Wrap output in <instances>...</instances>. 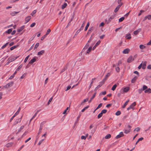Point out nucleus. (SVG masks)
I'll list each match as a JSON object with an SVG mask.
<instances>
[{"mask_svg": "<svg viewBox=\"0 0 151 151\" xmlns=\"http://www.w3.org/2000/svg\"><path fill=\"white\" fill-rule=\"evenodd\" d=\"M29 57V55H28L25 58V59L24 60V62L25 63L27 61Z\"/></svg>", "mask_w": 151, "mask_h": 151, "instance_id": "obj_46", "label": "nucleus"}, {"mask_svg": "<svg viewBox=\"0 0 151 151\" xmlns=\"http://www.w3.org/2000/svg\"><path fill=\"white\" fill-rule=\"evenodd\" d=\"M92 47H90L87 50L86 53H89L92 50Z\"/></svg>", "mask_w": 151, "mask_h": 151, "instance_id": "obj_30", "label": "nucleus"}, {"mask_svg": "<svg viewBox=\"0 0 151 151\" xmlns=\"http://www.w3.org/2000/svg\"><path fill=\"white\" fill-rule=\"evenodd\" d=\"M37 12V11L36 10H34L31 13V15L33 16L34 14H35L36 13V12Z\"/></svg>", "mask_w": 151, "mask_h": 151, "instance_id": "obj_55", "label": "nucleus"}, {"mask_svg": "<svg viewBox=\"0 0 151 151\" xmlns=\"http://www.w3.org/2000/svg\"><path fill=\"white\" fill-rule=\"evenodd\" d=\"M134 60V58H133L132 56H130L127 60V62L130 63L132 61Z\"/></svg>", "mask_w": 151, "mask_h": 151, "instance_id": "obj_6", "label": "nucleus"}, {"mask_svg": "<svg viewBox=\"0 0 151 151\" xmlns=\"http://www.w3.org/2000/svg\"><path fill=\"white\" fill-rule=\"evenodd\" d=\"M36 60L35 57L29 61V63L32 64L36 61Z\"/></svg>", "mask_w": 151, "mask_h": 151, "instance_id": "obj_12", "label": "nucleus"}, {"mask_svg": "<svg viewBox=\"0 0 151 151\" xmlns=\"http://www.w3.org/2000/svg\"><path fill=\"white\" fill-rule=\"evenodd\" d=\"M122 4L121 3V4H119L117 7L114 10V12L115 13H116L117 12V11H118L119 9L121 7V6L122 5Z\"/></svg>", "mask_w": 151, "mask_h": 151, "instance_id": "obj_8", "label": "nucleus"}, {"mask_svg": "<svg viewBox=\"0 0 151 151\" xmlns=\"http://www.w3.org/2000/svg\"><path fill=\"white\" fill-rule=\"evenodd\" d=\"M21 110V108L20 107H19L17 111L16 112V113H15L17 115L19 113V111Z\"/></svg>", "mask_w": 151, "mask_h": 151, "instance_id": "obj_54", "label": "nucleus"}, {"mask_svg": "<svg viewBox=\"0 0 151 151\" xmlns=\"http://www.w3.org/2000/svg\"><path fill=\"white\" fill-rule=\"evenodd\" d=\"M44 140V139H43L41 140L40 141L39 143H38V145H40L41 143H42V142H43V141Z\"/></svg>", "mask_w": 151, "mask_h": 151, "instance_id": "obj_51", "label": "nucleus"}, {"mask_svg": "<svg viewBox=\"0 0 151 151\" xmlns=\"http://www.w3.org/2000/svg\"><path fill=\"white\" fill-rule=\"evenodd\" d=\"M12 31V29L11 28L10 29H9L7 30V31H6V32L8 33V34H9Z\"/></svg>", "mask_w": 151, "mask_h": 151, "instance_id": "obj_33", "label": "nucleus"}, {"mask_svg": "<svg viewBox=\"0 0 151 151\" xmlns=\"http://www.w3.org/2000/svg\"><path fill=\"white\" fill-rule=\"evenodd\" d=\"M39 43H37L35 45V46L34 47V49H36L39 46Z\"/></svg>", "mask_w": 151, "mask_h": 151, "instance_id": "obj_52", "label": "nucleus"}, {"mask_svg": "<svg viewBox=\"0 0 151 151\" xmlns=\"http://www.w3.org/2000/svg\"><path fill=\"white\" fill-rule=\"evenodd\" d=\"M117 86V85L116 84H115L113 85L111 88V90L113 91H114L115 90Z\"/></svg>", "mask_w": 151, "mask_h": 151, "instance_id": "obj_28", "label": "nucleus"}, {"mask_svg": "<svg viewBox=\"0 0 151 151\" xmlns=\"http://www.w3.org/2000/svg\"><path fill=\"white\" fill-rule=\"evenodd\" d=\"M16 46H12V47H11L10 48V49L11 50H13L15 48H16Z\"/></svg>", "mask_w": 151, "mask_h": 151, "instance_id": "obj_61", "label": "nucleus"}, {"mask_svg": "<svg viewBox=\"0 0 151 151\" xmlns=\"http://www.w3.org/2000/svg\"><path fill=\"white\" fill-rule=\"evenodd\" d=\"M141 30V28H139L137 30H135L134 31V34L135 35H137L139 32H140Z\"/></svg>", "mask_w": 151, "mask_h": 151, "instance_id": "obj_15", "label": "nucleus"}, {"mask_svg": "<svg viewBox=\"0 0 151 151\" xmlns=\"http://www.w3.org/2000/svg\"><path fill=\"white\" fill-rule=\"evenodd\" d=\"M110 75V73H108L105 76V77L103 79L102 81H104V83L106 81V80L107 79V78Z\"/></svg>", "mask_w": 151, "mask_h": 151, "instance_id": "obj_11", "label": "nucleus"}, {"mask_svg": "<svg viewBox=\"0 0 151 151\" xmlns=\"http://www.w3.org/2000/svg\"><path fill=\"white\" fill-rule=\"evenodd\" d=\"M145 18H147L148 19L150 20L151 19V15H149L147 16H146L145 17Z\"/></svg>", "mask_w": 151, "mask_h": 151, "instance_id": "obj_44", "label": "nucleus"}, {"mask_svg": "<svg viewBox=\"0 0 151 151\" xmlns=\"http://www.w3.org/2000/svg\"><path fill=\"white\" fill-rule=\"evenodd\" d=\"M102 114L101 113H99L98 116V119L100 118L102 116Z\"/></svg>", "mask_w": 151, "mask_h": 151, "instance_id": "obj_53", "label": "nucleus"}, {"mask_svg": "<svg viewBox=\"0 0 151 151\" xmlns=\"http://www.w3.org/2000/svg\"><path fill=\"white\" fill-rule=\"evenodd\" d=\"M81 30V29H78L76 32L75 34L76 35H78L80 32Z\"/></svg>", "mask_w": 151, "mask_h": 151, "instance_id": "obj_59", "label": "nucleus"}, {"mask_svg": "<svg viewBox=\"0 0 151 151\" xmlns=\"http://www.w3.org/2000/svg\"><path fill=\"white\" fill-rule=\"evenodd\" d=\"M51 31V30L50 29H47V32L46 33V34H45L46 36H47V35H48L49 33Z\"/></svg>", "mask_w": 151, "mask_h": 151, "instance_id": "obj_49", "label": "nucleus"}, {"mask_svg": "<svg viewBox=\"0 0 151 151\" xmlns=\"http://www.w3.org/2000/svg\"><path fill=\"white\" fill-rule=\"evenodd\" d=\"M139 47V48L141 49H143L145 47V46L142 45H140Z\"/></svg>", "mask_w": 151, "mask_h": 151, "instance_id": "obj_37", "label": "nucleus"}, {"mask_svg": "<svg viewBox=\"0 0 151 151\" xmlns=\"http://www.w3.org/2000/svg\"><path fill=\"white\" fill-rule=\"evenodd\" d=\"M147 88V87L146 85H144L142 87V88L143 91H145Z\"/></svg>", "mask_w": 151, "mask_h": 151, "instance_id": "obj_31", "label": "nucleus"}, {"mask_svg": "<svg viewBox=\"0 0 151 151\" xmlns=\"http://www.w3.org/2000/svg\"><path fill=\"white\" fill-rule=\"evenodd\" d=\"M115 70H116V71L117 72H119V70H120V68L118 66H117V67H116Z\"/></svg>", "mask_w": 151, "mask_h": 151, "instance_id": "obj_45", "label": "nucleus"}, {"mask_svg": "<svg viewBox=\"0 0 151 151\" xmlns=\"http://www.w3.org/2000/svg\"><path fill=\"white\" fill-rule=\"evenodd\" d=\"M24 25L20 27V28L17 29L18 32H21L24 29Z\"/></svg>", "mask_w": 151, "mask_h": 151, "instance_id": "obj_20", "label": "nucleus"}, {"mask_svg": "<svg viewBox=\"0 0 151 151\" xmlns=\"http://www.w3.org/2000/svg\"><path fill=\"white\" fill-rule=\"evenodd\" d=\"M107 110L106 109H103L102 110L101 113L102 114H105L107 112Z\"/></svg>", "mask_w": 151, "mask_h": 151, "instance_id": "obj_48", "label": "nucleus"}, {"mask_svg": "<svg viewBox=\"0 0 151 151\" xmlns=\"http://www.w3.org/2000/svg\"><path fill=\"white\" fill-rule=\"evenodd\" d=\"M67 5V4L66 3H64L62 6V9H64L65 8L66 6Z\"/></svg>", "mask_w": 151, "mask_h": 151, "instance_id": "obj_34", "label": "nucleus"}, {"mask_svg": "<svg viewBox=\"0 0 151 151\" xmlns=\"http://www.w3.org/2000/svg\"><path fill=\"white\" fill-rule=\"evenodd\" d=\"M45 52V51L43 50H42L38 52L37 53L38 55H41Z\"/></svg>", "mask_w": 151, "mask_h": 151, "instance_id": "obj_19", "label": "nucleus"}, {"mask_svg": "<svg viewBox=\"0 0 151 151\" xmlns=\"http://www.w3.org/2000/svg\"><path fill=\"white\" fill-rule=\"evenodd\" d=\"M89 107V106H86V107H85L82 110H81V112H83L85 110L88 109Z\"/></svg>", "mask_w": 151, "mask_h": 151, "instance_id": "obj_41", "label": "nucleus"}, {"mask_svg": "<svg viewBox=\"0 0 151 151\" xmlns=\"http://www.w3.org/2000/svg\"><path fill=\"white\" fill-rule=\"evenodd\" d=\"M129 89L128 87H126L123 88V91L125 92H127Z\"/></svg>", "mask_w": 151, "mask_h": 151, "instance_id": "obj_24", "label": "nucleus"}, {"mask_svg": "<svg viewBox=\"0 0 151 151\" xmlns=\"http://www.w3.org/2000/svg\"><path fill=\"white\" fill-rule=\"evenodd\" d=\"M129 51V48H127L124 50L122 52L124 54L128 53Z\"/></svg>", "mask_w": 151, "mask_h": 151, "instance_id": "obj_13", "label": "nucleus"}, {"mask_svg": "<svg viewBox=\"0 0 151 151\" xmlns=\"http://www.w3.org/2000/svg\"><path fill=\"white\" fill-rule=\"evenodd\" d=\"M24 127L23 126H21L20 128L18 130V132H19L20 131L22 130L24 128Z\"/></svg>", "mask_w": 151, "mask_h": 151, "instance_id": "obj_60", "label": "nucleus"}, {"mask_svg": "<svg viewBox=\"0 0 151 151\" xmlns=\"http://www.w3.org/2000/svg\"><path fill=\"white\" fill-rule=\"evenodd\" d=\"M131 126L129 125H128L125 126V128L124 129V133L125 134H127L129 133L130 131Z\"/></svg>", "mask_w": 151, "mask_h": 151, "instance_id": "obj_1", "label": "nucleus"}, {"mask_svg": "<svg viewBox=\"0 0 151 151\" xmlns=\"http://www.w3.org/2000/svg\"><path fill=\"white\" fill-rule=\"evenodd\" d=\"M129 100H128L127 101L125 102V103L124 104V105L122 106V108H125L128 102H129Z\"/></svg>", "mask_w": 151, "mask_h": 151, "instance_id": "obj_29", "label": "nucleus"}, {"mask_svg": "<svg viewBox=\"0 0 151 151\" xmlns=\"http://www.w3.org/2000/svg\"><path fill=\"white\" fill-rule=\"evenodd\" d=\"M137 77L136 76H134L133 78L132 79L131 81V82L133 83H134L136 80L137 79Z\"/></svg>", "mask_w": 151, "mask_h": 151, "instance_id": "obj_21", "label": "nucleus"}, {"mask_svg": "<svg viewBox=\"0 0 151 151\" xmlns=\"http://www.w3.org/2000/svg\"><path fill=\"white\" fill-rule=\"evenodd\" d=\"M88 43V42L86 44V45L84 47V49H87L88 48V47L89 46V44Z\"/></svg>", "mask_w": 151, "mask_h": 151, "instance_id": "obj_50", "label": "nucleus"}, {"mask_svg": "<svg viewBox=\"0 0 151 151\" xmlns=\"http://www.w3.org/2000/svg\"><path fill=\"white\" fill-rule=\"evenodd\" d=\"M100 42H101L100 41H98L95 45L93 47V50H94L96 48V47L100 44Z\"/></svg>", "mask_w": 151, "mask_h": 151, "instance_id": "obj_14", "label": "nucleus"}, {"mask_svg": "<svg viewBox=\"0 0 151 151\" xmlns=\"http://www.w3.org/2000/svg\"><path fill=\"white\" fill-rule=\"evenodd\" d=\"M114 16H111L107 20L106 19V24H108L114 18Z\"/></svg>", "mask_w": 151, "mask_h": 151, "instance_id": "obj_5", "label": "nucleus"}, {"mask_svg": "<svg viewBox=\"0 0 151 151\" xmlns=\"http://www.w3.org/2000/svg\"><path fill=\"white\" fill-rule=\"evenodd\" d=\"M124 19V17H122L120 18L119 19V22H122Z\"/></svg>", "mask_w": 151, "mask_h": 151, "instance_id": "obj_47", "label": "nucleus"}, {"mask_svg": "<svg viewBox=\"0 0 151 151\" xmlns=\"http://www.w3.org/2000/svg\"><path fill=\"white\" fill-rule=\"evenodd\" d=\"M19 12H13L10 13V14L12 16H14L16 14H17Z\"/></svg>", "mask_w": 151, "mask_h": 151, "instance_id": "obj_25", "label": "nucleus"}, {"mask_svg": "<svg viewBox=\"0 0 151 151\" xmlns=\"http://www.w3.org/2000/svg\"><path fill=\"white\" fill-rule=\"evenodd\" d=\"M14 84V82L13 81H11L9 83L7 84L5 86H4L5 88H7L9 87L12 86Z\"/></svg>", "mask_w": 151, "mask_h": 151, "instance_id": "obj_3", "label": "nucleus"}, {"mask_svg": "<svg viewBox=\"0 0 151 151\" xmlns=\"http://www.w3.org/2000/svg\"><path fill=\"white\" fill-rule=\"evenodd\" d=\"M85 21L83 22V23L82 24L81 27V28L80 29L81 30H83V27L84 26V24H85Z\"/></svg>", "mask_w": 151, "mask_h": 151, "instance_id": "obj_35", "label": "nucleus"}, {"mask_svg": "<svg viewBox=\"0 0 151 151\" xmlns=\"http://www.w3.org/2000/svg\"><path fill=\"white\" fill-rule=\"evenodd\" d=\"M111 137V135L110 134H108L105 136V138L106 139H109Z\"/></svg>", "mask_w": 151, "mask_h": 151, "instance_id": "obj_26", "label": "nucleus"}, {"mask_svg": "<svg viewBox=\"0 0 151 151\" xmlns=\"http://www.w3.org/2000/svg\"><path fill=\"white\" fill-rule=\"evenodd\" d=\"M22 64H21L20 65L18 68H17L16 69L17 70V71H18L22 67Z\"/></svg>", "mask_w": 151, "mask_h": 151, "instance_id": "obj_36", "label": "nucleus"}, {"mask_svg": "<svg viewBox=\"0 0 151 151\" xmlns=\"http://www.w3.org/2000/svg\"><path fill=\"white\" fill-rule=\"evenodd\" d=\"M71 87V86L69 85V86H68L67 88H66V89L65 90V91H67L68 90H69Z\"/></svg>", "mask_w": 151, "mask_h": 151, "instance_id": "obj_57", "label": "nucleus"}, {"mask_svg": "<svg viewBox=\"0 0 151 151\" xmlns=\"http://www.w3.org/2000/svg\"><path fill=\"white\" fill-rule=\"evenodd\" d=\"M88 98H87L83 100V101H82L81 104H82L83 103H84L86 102L87 101H88Z\"/></svg>", "mask_w": 151, "mask_h": 151, "instance_id": "obj_39", "label": "nucleus"}, {"mask_svg": "<svg viewBox=\"0 0 151 151\" xmlns=\"http://www.w3.org/2000/svg\"><path fill=\"white\" fill-rule=\"evenodd\" d=\"M35 24H36L35 23H33L30 25V27H33L35 25Z\"/></svg>", "mask_w": 151, "mask_h": 151, "instance_id": "obj_63", "label": "nucleus"}, {"mask_svg": "<svg viewBox=\"0 0 151 151\" xmlns=\"http://www.w3.org/2000/svg\"><path fill=\"white\" fill-rule=\"evenodd\" d=\"M46 36H47L45 35H44L43 36L41 37V40H43L46 37Z\"/></svg>", "mask_w": 151, "mask_h": 151, "instance_id": "obj_58", "label": "nucleus"}, {"mask_svg": "<svg viewBox=\"0 0 151 151\" xmlns=\"http://www.w3.org/2000/svg\"><path fill=\"white\" fill-rule=\"evenodd\" d=\"M13 145V143L12 142H9L6 144V146L7 147H9L12 146Z\"/></svg>", "mask_w": 151, "mask_h": 151, "instance_id": "obj_22", "label": "nucleus"}, {"mask_svg": "<svg viewBox=\"0 0 151 151\" xmlns=\"http://www.w3.org/2000/svg\"><path fill=\"white\" fill-rule=\"evenodd\" d=\"M14 76V74H12V75H11L9 78V79H12Z\"/></svg>", "mask_w": 151, "mask_h": 151, "instance_id": "obj_62", "label": "nucleus"}, {"mask_svg": "<svg viewBox=\"0 0 151 151\" xmlns=\"http://www.w3.org/2000/svg\"><path fill=\"white\" fill-rule=\"evenodd\" d=\"M138 92L140 94L142 92V91H143L142 88H141V89H139L138 90Z\"/></svg>", "mask_w": 151, "mask_h": 151, "instance_id": "obj_64", "label": "nucleus"}, {"mask_svg": "<svg viewBox=\"0 0 151 151\" xmlns=\"http://www.w3.org/2000/svg\"><path fill=\"white\" fill-rule=\"evenodd\" d=\"M95 79H96L95 78H92V79L91 82V83L90 84V86H89V89H90V88H91V87L92 86V84H93V80H95Z\"/></svg>", "mask_w": 151, "mask_h": 151, "instance_id": "obj_27", "label": "nucleus"}, {"mask_svg": "<svg viewBox=\"0 0 151 151\" xmlns=\"http://www.w3.org/2000/svg\"><path fill=\"white\" fill-rule=\"evenodd\" d=\"M52 99H53V98L52 97L51 98H50V99H49V100H48V103H47V104L48 105H49V104H50V103L52 101Z\"/></svg>", "mask_w": 151, "mask_h": 151, "instance_id": "obj_40", "label": "nucleus"}, {"mask_svg": "<svg viewBox=\"0 0 151 151\" xmlns=\"http://www.w3.org/2000/svg\"><path fill=\"white\" fill-rule=\"evenodd\" d=\"M89 22H88L87 24V25H86V26L85 27V29H84V30L85 31H86L87 30V29H88V27H89Z\"/></svg>", "mask_w": 151, "mask_h": 151, "instance_id": "obj_32", "label": "nucleus"}, {"mask_svg": "<svg viewBox=\"0 0 151 151\" xmlns=\"http://www.w3.org/2000/svg\"><path fill=\"white\" fill-rule=\"evenodd\" d=\"M145 93H151V89L150 88H147L145 91Z\"/></svg>", "mask_w": 151, "mask_h": 151, "instance_id": "obj_17", "label": "nucleus"}, {"mask_svg": "<svg viewBox=\"0 0 151 151\" xmlns=\"http://www.w3.org/2000/svg\"><path fill=\"white\" fill-rule=\"evenodd\" d=\"M31 16H28L26 17L25 19V23L26 24L31 19Z\"/></svg>", "mask_w": 151, "mask_h": 151, "instance_id": "obj_9", "label": "nucleus"}, {"mask_svg": "<svg viewBox=\"0 0 151 151\" xmlns=\"http://www.w3.org/2000/svg\"><path fill=\"white\" fill-rule=\"evenodd\" d=\"M93 27H92L89 28L88 31V34L90 33L93 30Z\"/></svg>", "mask_w": 151, "mask_h": 151, "instance_id": "obj_23", "label": "nucleus"}, {"mask_svg": "<svg viewBox=\"0 0 151 151\" xmlns=\"http://www.w3.org/2000/svg\"><path fill=\"white\" fill-rule=\"evenodd\" d=\"M19 57V56H17L16 57H14L13 58H12V57H10L8 59L9 60V62H11L16 60Z\"/></svg>", "mask_w": 151, "mask_h": 151, "instance_id": "obj_4", "label": "nucleus"}, {"mask_svg": "<svg viewBox=\"0 0 151 151\" xmlns=\"http://www.w3.org/2000/svg\"><path fill=\"white\" fill-rule=\"evenodd\" d=\"M104 81H101L99 83V85H98L96 88V89H98V88H99V87H101L104 84Z\"/></svg>", "mask_w": 151, "mask_h": 151, "instance_id": "obj_10", "label": "nucleus"}, {"mask_svg": "<svg viewBox=\"0 0 151 151\" xmlns=\"http://www.w3.org/2000/svg\"><path fill=\"white\" fill-rule=\"evenodd\" d=\"M8 43H9L8 42H7L6 44H5V45H4L3 46H2L1 47V48L2 49H3L5 47L7 46V45H8Z\"/></svg>", "mask_w": 151, "mask_h": 151, "instance_id": "obj_43", "label": "nucleus"}, {"mask_svg": "<svg viewBox=\"0 0 151 151\" xmlns=\"http://www.w3.org/2000/svg\"><path fill=\"white\" fill-rule=\"evenodd\" d=\"M125 37L127 39H130L131 38V34H127L126 35Z\"/></svg>", "mask_w": 151, "mask_h": 151, "instance_id": "obj_18", "label": "nucleus"}, {"mask_svg": "<svg viewBox=\"0 0 151 151\" xmlns=\"http://www.w3.org/2000/svg\"><path fill=\"white\" fill-rule=\"evenodd\" d=\"M102 105L103 104L102 103H100V104H99L97 106V107L96 109V110L97 109L100 108L102 106Z\"/></svg>", "mask_w": 151, "mask_h": 151, "instance_id": "obj_38", "label": "nucleus"}, {"mask_svg": "<svg viewBox=\"0 0 151 151\" xmlns=\"http://www.w3.org/2000/svg\"><path fill=\"white\" fill-rule=\"evenodd\" d=\"M136 102H134L129 107L127 108V110H129L131 109H134V107L136 105Z\"/></svg>", "mask_w": 151, "mask_h": 151, "instance_id": "obj_2", "label": "nucleus"}, {"mask_svg": "<svg viewBox=\"0 0 151 151\" xmlns=\"http://www.w3.org/2000/svg\"><path fill=\"white\" fill-rule=\"evenodd\" d=\"M124 136V134L122 132H121L119 134L117 135L115 137V138L116 139L122 137H123Z\"/></svg>", "mask_w": 151, "mask_h": 151, "instance_id": "obj_7", "label": "nucleus"}, {"mask_svg": "<svg viewBox=\"0 0 151 151\" xmlns=\"http://www.w3.org/2000/svg\"><path fill=\"white\" fill-rule=\"evenodd\" d=\"M68 107H67L66 108V109L63 112V114H66V111H67V110H68Z\"/></svg>", "mask_w": 151, "mask_h": 151, "instance_id": "obj_56", "label": "nucleus"}, {"mask_svg": "<svg viewBox=\"0 0 151 151\" xmlns=\"http://www.w3.org/2000/svg\"><path fill=\"white\" fill-rule=\"evenodd\" d=\"M121 111H117L115 115L117 116H119L121 114Z\"/></svg>", "mask_w": 151, "mask_h": 151, "instance_id": "obj_42", "label": "nucleus"}, {"mask_svg": "<svg viewBox=\"0 0 151 151\" xmlns=\"http://www.w3.org/2000/svg\"><path fill=\"white\" fill-rule=\"evenodd\" d=\"M147 63V62L146 61H144L143 62V63H142V69H144L145 68L146 64Z\"/></svg>", "mask_w": 151, "mask_h": 151, "instance_id": "obj_16", "label": "nucleus"}]
</instances>
